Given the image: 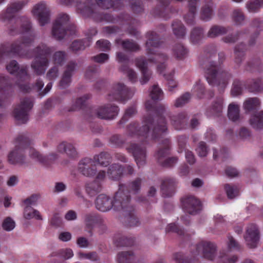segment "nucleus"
Returning a JSON list of instances; mask_svg holds the SVG:
<instances>
[{"label": "nucleus", "mask_w": 263, "mask_h": 263, "mask_svg": "<svg viewBox=\"0 0 263 263\" xmlns=\"http://www.w3.org/2000/svg\"><path fill=\"white\" fill-rule=\"evenodd\" d=\"M239 112L240 109L238 105L231 103L229 105L228 116L231 120L233 121H237L240 117Z\"/></svg>", "instance_id": "58836bf2"}, {"label": "nucleus", "mask_w": 263, "mask_h": 263, "mask_svg": "<svg viewBox=\"0 0 263 263\" xmlns=\"http://www.w3.org/2000/svg\"><path fill=\"white\" fill-rule=\"evenodd\" d=\"M73 256V253L72 250L69 248L60 249L51 254V256H58L64 259H69Z\"/></svg>", "instance_id": "a19ab883"}, {"label": "nucleus", "mask_w": 263, "mask_h": 263, "mask_svg": "<svg viewBox=\"0 0 263 263\" xmlns=\"http://www.w3.org/2000/svg\"><path fill=\"white\" fill-rule=\"evenodd\" d=\"M260 104V102L257 98H249L243 103V107L246 112L249 113L256 110Z\"/></svg>", "instance_id": "c756f323"}, {"label": "nucleus", "mask_w": 263, "mask_h": 263, "mask_svg": "<svg viewBox=\"0 0 263 263\" xmlns=\"http://www.w3.org/2000/svg\"><path fill=\"white\" fill-rule=\"evenodd\" d=\"M196 151L199 156L205 157L208 154V147L206 143L203 141L199 142Z\"/></svg>", "instance_id": "052dcab7"}, {"label": "nucleus", "mask_w": 263, "mask_h": 263, "mask_svg": "<svg viewBox=\"0 0 263 263\" xmlns=\"http://www.w3.org/2000/svg\"><path fill=\"white\" fill-rule=\"evenodd\" d=\"M173 259L177 263H192V259L184 258L183 255L180 253H176L173 254Z\"/></svg>", "instance_id": "774afa93"}, {"label": "nucleus", "mask_w": 263, "mask_h": 263, "mask_svg": "<svg viewBox=\"0 0 263 263\" xmlns=\"http://www.w3.org/2000/svg\"><path fill=\"white\" fill-rule=\"evenodd\" d=\"M136 109L135 106L128 107L125 111V113L119 121V124H122L128 120L130 117L136 113Z\"/></svg>", "instance_id": "864d4df0"}, {"label": "nucleus", "mask_w": 263, "mask_h": 263, "mask_svg": "<svg viewBox=\"0 0 263 263\" xmlns=\"http://www.w3.org/2000/svg\"><path fill=\"white\" fill-rule=\"evenodd\" d=\"M96 162L85 158L79 163V170L84 175L89 176L95 173Z\"/></svg>", "instance_id": "412c9836"}, {"label": "nucleus", "mask_w": 263, "mask_h": 263, "mask_svg": "<svg viewBox=\"0 0 263 263\" xmlns=\"http://www.w3.org/2000/svg\"><path fill=\"white\" fill-rule=\"evenodd\" d=\"M212 5V2L208 0L202 8L200 12V18L202 20L207 21L211 17L213 13Z\"/></svg>", "instance_id": "f704fd0d"}, {"label": "nucleus", "mask_w": 263, "mask_h": 263, "mask_svg": "<svg viewBox=\"0 0 263 263\" xmlns=\"http://www.w3.org/2000/svg\"><path fill=\"white\" fill-rule=\"evenodd\" d=\"M204 75L210 85L217 83L218 86L226 87L231 74L227 71L221 70L220 66H217L214 62L208 63L204 68Z\"/></svg>", "instance_id": "423d86ee"}, {"label": "nucleus", "mask_w": 263, "mask_h": 263, "mask_svg": "<svg viewBox=\"0 0 263 263\" xmlns=\"http://www.w3.org/2000/svg\"><path fill=\"white\" fill-rule=\"evenodd\" d=\"M245 239L250 248L256 247L259 239V232L255 224H250L247 229Z\"/></svg>", "instance_id": "f3484780"}, {"label": "nucleus", "mask_w": 263, "mask_h": 263, "mask_svg": "<svg viewBox=\"0 0 263 263\" xmlns=\"http://www.w3.org/2000/svg\"><path fill=\"white\" fill-rule=\"evenodd\" d=\"M96 46L102 51L110 50V44L109 42L105 40H100L96 43Z\"/></svg>", "instance_id": "69168bd1"}, {"label": "nucleus", "mask_w": 263, "mask_h": 263, "mask_svg": "<svg viewBox=\"0 0 263 263\" xmlns=\"http://www.w3.org/2000/svg\"><path fill=\"white\" fill-rule=\"evenodd\" d=\"M110 142L118 147H121L124 144L125 141L119 135H114L109 139Z\"/></svg>", "instance_id": "4d7b16f0"}, {"label": "nucleus", "mask_w": 263, "mask_h": 263, "mask_svg": "<svg viewBox=\"0 0 263 263\" xmlns=\"http://www.w3.org/2000/svg\"><path fill=\"white\" fill-rule=\"evenodd\" d=\"M191 98V95L189 92H186L182 95L179 98L176 99L175 106L176 107H180L188 102Z\"/></svg>", "instance_id": "6e6d98bb"}, {"label": "nucleus", "mask_w": 263, "mask_h": 263, "mask_svg": "<svg viewBox=\"0 0 263 263\" xmlns=\"http://www.w3.org/2000/svg\"><path fill=\"white\" fill-rule=\"evenodd\" d=\"M246 7L250 12H258L263 7V0L249 1L247 2Z\"/></svg>", "instance_id": "37998d69"}, {"label": "nucleus", "mask_w": 263, "mask_h": 263, "mask_svg": "<svg viewBox=\"0 0 263 263\" xmlns=\"http://www.w3.org/2000/svg\"><path fill=\"white\" fill-rule=\"evenodd\" d=\"M147 111H154L157 116V123L154 124V119L148 115L143 118L144 125L137 129L136 122L130 123L127 127V133L130 136H137L141 140L142 144H146L150 141H155L167 129L165 119L162 115L165 111V106L162 104L153 103L147 101L145 103Z\"/></svg>", "instance_id": "f03ea898"}, {"label": "nucleus", "mask_w": 263, "mask_h": 263, "mask_svg": "<svg viewBox=\"0 0 263 263\" xmlns=\"http://www.w3.org/2000/svg\"><path fill=\"white\" fill-rule=\"evenodd\" d=\"M173 53L177 59L182 60L186 57L187 51L182 44H177L174 47Z\"/></svg>", "instance_id": "a18cd8bd"}, {"label": "nucleus", "mask_w": 263, "mask_h": 263, "mask_svg": "<svg viewBox=\"0 0 263 263\" xmlns=\"http://www.w3.org/2000/svg\"><path fill=\"white\" fill-rule=\"evenodd\" d=\"M17 22L22 23L20 32H25L26 35L23 36L22 41L19 43L14 42L11 45L8 43L2 44L0 48V57L5 54L13 53L26 59L34 57L31 67L37 76L42 75L45 72L48 66V58L54 49L42 44L39 45L34 51L26 50V47L34 40V35L31 32L30 22L28 18L26 16H22L17 20ZM18 32L20 31L15 28L10 27L9 29L8 33L10 35H13Z\"/></svg>", "instance_id": "f257e3e1"}, {"label": "nucleus", "mask_w": 263, "mask_h": 263, "mask_svg": "<svg viewBox=\"0 0 263 263\" xmlns=\"http://www.w3.org/2000/svg\"><path fill=\"white\" fill-rule=\"evenodd\" d=\"M27 1H22L10 4L6 11L2 12L1 18L4 21L11 20L17 12L21 10L27 4Z\"/></svg>", "instance_id": "a211bd4d"}, {"label": "nucleus", "mask_w": 263, "mask_h": 263, "mask_svg": "<svg viewBox=\"0 0 263 263\" xmlns=\"http://www.w3.org/2000/svg\"><path fill=\"white\" fill-rule=\"evenodd\" d=\"M223 100L221 98L217 99L211 107V112L216 115L219 116L222 111Z\"/></svg>", "instance_id": "09e8293b"}, {"label": "nucleus", "mask_w": 263, "mask_h": 263, "mask_svg": "<svg viewBox=\"0 0 263 263\" xmlns=\"http://www.w3.org/2000/svg\"><path fill=\"white\" fill-rule=\"evenodd\" d=\"M32 13L36 17L41 26L47 23L49 20L50 12L45 4L40 3L33 7Z\"/></svg>", "instance_id": "dca6fc26"}, {"label": "nucleus", "mask_w": 263, "mask_h": 263, "mask_svg": "<svg viewBox=\"0 0 263 263\" xmlns=\"http://www.w3.org/2000/svg\"><path fill=\"white\" fill-rule=\"evenodd\" d=\"M11 88V85L9 83V80L2 75H0V106L7 102L6 94Z\"/></svg>", "instance_id": "b1692460"}, {"label": "nucleus", "mask_w": 263, "mask_h": 263, "mask_svg": "<svg viewBox=\"0 0 263 263\" xmlns=\"http://www.w3.org/2000/svg\"><path fill=\"white\" fill-rule=\"evenodd\" d=\"M6 69L11 74L17 73V85L22 92H28L30 91L31 88L28 84L30 76L28 73L27 66H23L20 68L17 62L12 60L7 65Z\"/></svg>", "instance_id": "6e6552de"}, {"label": "nucleus", "mask_w": 263, "mask_h": 263, "mask_svg": "<svg viewBox=\"0 0 263 263\" xmlns=\"http://www.w3.org/2000/svg\"><path fill=\"white\" fill-rule=\"evenodd\" d=\"M233 20L236 24L241 23L245 20V16L240 10H235L233 13Z\"/></svg>", "instance_id": "0e129e2a"}, {"label": "nucleus", "mask_w": 263, "mask_h": 263, "mask_svg": "<svg viewBox=\"0 0 263 263\" xmlns=\"http://www.w3.org/2000/svg\"><path fill=\"white\" fill-rule=\"evenodd\" d=\"M171 124L176 129H180L187 121V115L185 112H181L177 116H168Z\"/></svg>", "instance_id": "393cba45"}, {"label": "nucleus", "mask_w": 263, "mask_h": 263, "mask_svg": "<svg viewBox=\"0 0 263 263\" xmlns=\"http://www.w3.org/2000/svg\"><path fill=\"white\" fill-rule=\"evenodd\" d=\"M181 204L184 211L189 214H197L202 210L201 201L193 195H187L182 197Z\"/></svg>", "instance_id": "f8f14e48"}, {"label": "nucleus", "mask_w": 263, "mask_h": 263, "mask_svg": "<svg viewBox=\"0 0 263 263\" xmlns=\"http://www.w3.org/2000/svg\"><path fill=\"white\" fill-rule=\"evenodd\" d=\"M69 17L66 14H61L53 23L52 34L57 40H60L66 34L75 33L76 26L69 23Z\"/></svg>", "instance_id": "0eeeda50"}, {"label": "nucleus", "mask_w": 263, "mask_h": 263, "mask_svg": "<svg viewBox=\"0 0 263 263\" xmlns=\"http://www.w3.org/2000/svg\"><path fill=\"white\" fill-rule=\"evenodd\" d=\"M223 187L229 199H234L239 195V188L237 185L227 183Z\"/></svg>", "instance_id": "72a5a7b5"}, {"label": "nucleus", "mask_w": 263, "mask_h": 263, "mask_svg": "<svg viewBox=\"0 0 263 263\" xmlns=\"http://www.w3.org/2000/svg\"><path fill=\"white\" fill-rule=\"evenodd\" d=\"M121 44L123 49L125 51L137 52L140 50V46L132 40L121 41Z\"/></svg>", "instance_id": "e433bc0d"}, {"label": "nucleus", "mask_w": 263, "mask_h": 263, "mask_svg": "<svg viewBox=\"0 0 263 263\" xmlns=\"http://www.w3.org/2000/svg\"><path fill=\"white\" fill-rule=\"evenodd\" d=\"M58 149L60 152H65L69 157L75 158L77 156V153L73 145L70 143L62 142L58 146Z\"/></svg>", "instance_id": "473e14b6"}, {"label": "nucleus", "mask_w": 263, "mask_h": 263, "mask_svg": "<svg viewBox=\"0 0 263 263\" xmlns=\"http://www.w3.org/2000/svg\"><path fill=\"white\" fill-rule=\"evenodd\" d=\"M2 227L5 230L9 231L14 228L15 222L10 217H8L4 219Z\"/></svg>", "instance_id": "e2e57ef3"}, {"label": "nucleus", "mask_w": 263, "mask_h": 263, "mask_svg": "<svg viewBox=\"0 0 263 263\" xmlns=\"http://www.w3.org/2000/svg\"><path fill=\"white\" fill-rule=\"evenodd\" d=\"M128 152L132 153L139 167L143 165L146 161V150L145 147L137 144H131L127 148Z\"/></svg>", "instance_id": "2eb2a0df"}, {"label": "nucleus", "mask_w": 263, "mask_h": 263, "mask_svg": "<svg viewBox=\"0 0 263 263\" xmlns=\"http://www.w3.org/2000/svg\"><path fill=\"white\" fill-rule=\"evenodd\" d=\"M101 184L96 180L88 183L86 186V190L90 196L97 194L101 191Z\"/></svg>", "instance_id": "c03bdc74"}, {"label": "nucleus", "mask_w": 263, "mask_h": 263, "mask_svg": "<svg viewBox=\"0 0 263 263\" xmlns=\"http://www.w3.org/2000/svg\"><path fill=\"white\" fill-rule=\"evenodd\" d=\"M146 53L148 55H154L155 58L153 59H146L142 57L135 59V65L140 69L142 74L140 82L142 85L149 80L152 74V71L147 67L148 62L158 63L157 70L160 73H162L166 67L165 62L168 59L166 55L157 53V49L163 43L160 41L159 35L154 31H149L146 33Z\"/></svg>", "instance_id": "7ed1b4c3"}, {"label": "nucleus", "mask_w": 263, "mask_h": 263, "mask_svg": "<svg viewBox=\"0 0 263 263\" xmlns=\"http://www.w3.org/2000/svg\"><path fill=\"white\" fill-rule=\"evenodd\" d=\"M160 2V4L161 5V8L159 10H157L158 8H156L154 10V13L156 15L158 16H162L164 18H166L165 16L163 15L164 12L166 9V7L170 4V0H159Z\"/></svg>", "instance_id": "5fc2aeb1"}, {"label": "nucleus", "mask_w": 263, "mask_h": 263, "mask_svg": "<svg viewBox=\"0 0 263 263\" xmlns=\"http://www.w3.org/2000/svg\"><path fill=\"white\" fill-rule=\"evenodd\" d=\"M117 261L118 263H139L132 251L119 252L117 255Z\"/></svg>", "instance_id": "bb28decb"}, {"label": "nucleus", "mask_w": 263, "mask_h": 263, "mask_svg": "<svg viewBox=\"0 0 263 263\" xmlns=\"http://www.w3.org/2000/svg\"><path fill=\"white\" fill-rule=\"evenodd\" d=\"M142 179L140 178H137L135 180L132 181L130 182L128 184V189H129V191H127V187L125 186V185L123 184V185H124V192L125 193L128 194L129 196V192H132L134 193H137L139 192V191L140 189L141 184H142ZM122 185V184H121L119 185V187ZM129 201L130 200V196H129ZM130 206H131L129 204Z\"/></svg>", "instance_id": "7c9ffc66"}, {"label": "nucleus", "mask_w": 263, "mask_h": 263, "mask_svg": "<svg viewBox=\"0 0 263 263\" xmlns=\"http://www.w3.org/2000/svg\"><path fill=\"white\" fill-rule=\"evenodd\" d=\"M173 31L174 34L179 38H183L185 35V28L181 21L177 20L172 24Z\"/></svg>", "instance_id": "4c0bfd02"}, {"label": "nucleus", "mask_w": 263, "mask_h": 263, "mask_svg": "<svg viewBox=\"0 0 263 263\" xmlns=\"http://www.w3.org/2000/svg\"><path fill=\"white\" fill-rule=\"evenodd\" d=\"M96 2L97 5L90 3L89 0H87L84 3L77 2V12L83 16L91 17L97 22L115 23L119 20L123 21L126 19V16L114 17L110 14L101 13L97 10L98 6L103 9H119L122 6L123 0H114L113 2L111 0H96Z\"/></svg>", "instance_id": "39448f33"}, {"label": "nucleus", "mask_w": 263, "mask_h": 263, "mask_svg": "<svg viewBox=\"0 0 263 263\" xmlns=\"http://www.w3.org/2000/svg\"><path fill=\"white\" fill-rule=\"evenodd\" d=\"M166 232L167 233L175 232L180 236L183 235L184 234V231L175 223H170L168 224L166 228Z\"/></svg>", "instance_id": "13d9d810"}, {"label": "nucleus", "mask_w": 263, "mask_h": 263, "mask_svg": "<svg viewBox=\"0 0 263 263\" xmlns=\"http://www.w3.org/2000/svg\"><path fill=\"white\" fill-rule=\"evenodd\" d=\"M163 147L160 148L156 153L155 157L158 162L162 167H171L173 166L178 161V158L172 157L162 160L169 154V150L171 145L170 140L166 139L163 141Z\"/></svg>", "instance_id": "9d476101"}, {"label": "nucleus", "mask_w": 263, "mask_h": 263, "mask_svg": "<svg viewBox=\"0 0 263 263\" xmlns=\"http://www.w3.org/2000/svg\"><path fill=\"white\" fill-rule=\"evenodd\" d=\"M203 36V29L201 28L196 27L193 29L191 33V41L193 43H197Z\"/></svg>", "instance_id": "8fccbe9b"}, {"label": "nucleus", "mask_w": 263, "mask_h": 263, "mask_svg": "<svg viewBox=\"0 0 263 263\" xmlns=\"http://www.w3.org/2000/svg\"><path fill=\"white\" fill-rule=\"evenodd\" d=\"M244 87L249 92L257 93L263 91V82L260 78L248 79L245 83Z\"/></svg>", "instance_id": "4be33fe9"}, {"label": "nucleus", "mask_w": 263, "mask_h": 263, "mask_svg": "<svg viewBox=\"0 0 263 263\" xmlns=\"http://www.w3.org/2000/svg\"><path fill=\"white\" fill-rule=\"evenodd\" d=\"M150 97L154 101L161 100L163 97V93L162 90L157 85H154L152 89L150 92Z\"/></svg>", "instance_id": "3c124183"}, {"label": "nucleus", "mask_w": 263, "mask_h": 263, "mask_svg": "<svg viewBox=\"0 0 263 263\" xmlns=\"http://www.w3.org/2000/svg\"><path fill=\"white\" fill-rule=\"evenodd\" d=\"M94 159L100 165L106 166L109 164L111 160V157L108 153L102 152L99 155L95 156Z\"/></svg>", "instance_id": "79ce46f5"}, {"label": "nucleus", "mask_w": 263, "mask_h": 263, "mask_svg": "<svg viewBox=\"0 0 263 263\" xmlns=\"http://www.w3.org/2000/svg\"><path fill=\"white\" fill-rule=\"evenodd\" d=\"M199 0H189V14L184 16V20L188 25H193L194 23V15L197 10V3Z\"/></svg>", "instance_id": "a878e982"}, {"label": "nucleus", "mask_w": 263, "mask_h": 263, "mask_svg": "<svg viewBox=\"0 0 263 263\" xmlns=\"http://www.w3.org/2000/svg\"><path fill=\"white\" fill-rule=\"evenodd\" d=\"M90 95H87L83 97L78 98L72 108L68 110L69 111H75L81 109H84L87 104V100L90 98Z\"/></svg>", "instance_id": "ea45409f"}, {"label": "nucleus", "mask_w": 263, "mask_h": 263, "mask_svg": "<svg viewBox=\"0 0 263 263\" xmlns=\"http://www.w3.org/2000/svg\"><path fill=\"white\" fill-rule=\"evenodd\" d=\"M129 91L126 87L122 83H117L113 86L108 95L109 101H117L123 103L128 99Z\"/></svg>", "instance_id": "ddd939ff"}, {"label": "nucleus", "mask_w": 263, "mask_h": 263, "mask_svg": "<svg viewBox=\"0 0 263 263\" xmlns=\"http://www.w3.org/2000/svg\"><path fill=\"white\" fill-rule=\"evenodd\" d=\"M131 8L136 14H140L143 11V8L140 1L131 2Z\"/></svg>", "instance_id": "338daca9"}, {"label": "nucleus", "mask_w": 263, "mask_h": 263, "mask_svg": "<svg viewBox=\"0 0 263 263\" xmlns=\"http://www.w3.org/2000/svg\"><path fill=\"white\" fill-rule=\"evenodd\" d=\"M65 53L63 51L56 52L53 57L54 64L62 65L65 59Z\"/></svg>", "instance_id": "bf43d9fd"}, {"label": "nucleus", "mask_w": 263, "mask_h": 263, "mask_svg": "<svg viewBox=\"0 0 263 263\" xmlns=\"http://www.w3.org/2000/svg\"><path fill=\"white\" fill-rule=\"evenodd\" d=\"M29 155L31 158L36 159L37 161L43 163L44 165L48 166L49 163L48 162V158L46 157L42 156L38 152L36 151L33 148L29 147Z\"/></svg>", "instance_id": "49530a36"}, {"label": "nucleus", "mask_w": 263, "mask_h": 263, "mask_svg": "<svg viewBox=\"0 0 263 263\" xmlns=\"http://www.w3.org/2000/svg\"><path fill=\"white\" fill-rule=\"evenodd\" d=\"M33 105L31 98H24L13 111L15 119L22 123H25L28 119L27 112L32 108Z\"/></svg>", "instance_id": "9b49d317"}, {"label": "nucleus", "mask_w": 263, "mask_h": 263, "mask_svg": "<svg viewBox=\"0 0 263 263\" xmlns=\"http://www.w3.org/2000/svg\"><path fill=\"white\" fill-rule=\"evenodd\" d=\"M14 149L8 156V162L13 164H23L25 162L24 150L29 147L30 141L28 138L23 135H20L15 139Z\"/></svg>", "instance_id": "1a4fd4ad"}, {"label": "nucleus", "mask_w": 263, "mask_h": 263, "mask_svg": "<svg viewBox=\"0 0 263 263\" xmlns=\"http://www.w3.org/2000/svg\"><path fill=\"white\" fill-rule=\"evenodd\" d=\"M108 176L112 180H118L123 176L122 166L119 164H113L110 165L107 172Z\"/></svg>", "instance_id": "c85d7f7f"}, {"label": "nucleus", "mask_w": 263, "mask_h": 263, "mask_svg": "<svg viewBox=\"0 0 263 263\" xmlns=\"http://www.w3.org/2000/svg\"><path fill=\"white\" fill-rule=\"evenodd\" d=\"M124 185H121L115 193L112 201L107 196L101 194L96 200V206L97 209L102 212H106L112 207L115 210H123L128 212L125 221L127 227H136L139 225V221L134 215L135 209L129 205V196L124 192Z\"/></svg>", "instance_id": "20e7f679"}, {"label": "nucleus", "mask_w": 263, "mask_h": 263, "mask_svg": "<svg viewBox=\"0 0 263 263\" xmlns=\"http://www.w3.org/2000/svg\"><path fill=\"white\" fill-rule=\"evenodd\" d=\"M91 42L90 37H88L83 40L74 41L72 43L70 48L73 51L76 52L80 50H84L90 45Z\"/></svg>", "instance_id": "c9c22d12"}, {"label": "nucleus", "mask_w": 263, "mask_h": 263, "mask_svg": "<svg viewBox=\"0 0 263 263\" xmlns=\"http://www.w3.org/2000/svg\"><path fill=\"white\" fill-rule=\"evenodd\" d=\"M250 124L255 129L263 127V110L255 112L250 118Z\"/></svg>", "instance_id": "cd10ccee"}, {"label": "nucleus", "mask_w": 263, "mask_h": 263, "mask_svg": "<svg viewBox=\"0 0 263 263\" xmlns=\"http://www.w3.org/2000/svg\"><path fill=\"white\" fill-rule=\"evenodd\" d=\"M76 66V64L72 61L67 64L66 70L59 83L60 86L65 87L70 84L72 72L74 70Z\"/></svg>", "instance_id": "5701e85b"}, {"label": "nucleus", "mask_w": 263, "mask_h": 263, "mask_svg": "<svg viewBox=\"0 0 263 263\" xmlns=\"http://www.w3.org/2000/svg\"><path fill=\"white\" fill-rule=\"evenodd\" d=\"M119 109L117 106L108 105L101 106L97 111L96 115L102 119H112L117 116Z\"/></svg>", "instance_id": "6ab92c4d"}, {"label": "nucleus", "mask_w": 263, "mask_h": 263, "mask_svg": "<svg viewBox=\"0 0 263 263\" xmlns=\"http://www.w3.org/2000/svg\"><path fill=\"white\" fill-rule=\"evenodd\" d=\"M176 182L175 180L171 177L164 178L161 182V191L164 197H171L174 193Z\"/></svg>", "instance_id": "aec40b11"}, {"label": "nucleus", "mask_w": 263, "mask_h": 263, "mask_svg": "<svg viewBox=\"0 0 263 263\" xmlns=\"http://www.w3.org/2000/svg\"><path fill=\"white\" fill-rule=\"evenodd\" d=\"M196 252L201 253L204 258L212 260L216 254V247L210 241L202 240L197 245Z\"/></svg>", "instance_id": "4468645a"}, {"label": "nucleus", "mask_w": 263, "mask_h": 263, "mask_svg": "<svg viewBox=\"0 0 263 263\" xmlns=\"http://www.w3.org/2000/svg\"><path fill=\"white\" fill-rule=\"evenodd\" d=\"M227 30L226 28L218 26H213L209 30L208 32V36L210 37H215L218 35H221L226 33Z\"/></svg>", "instance_id": "de8ad7c7"}, {"label": "nucleus", "mask_w": 263, "mask_h": 263, "mask_svg": "<svg viewBox=\"0 0 263 263\" xmlns=\"http://www.w3.org/2000/svg\"><path fill=\"white\" fill-rule=\"evenodd\" d=\"M242 84L238 79H235L233 84V88L232 89V93L233 96H237L240 95L242 92Z\"/></svg>", "instance_id": "680f3d73"}, {"label": "nucleus", "mask_w": 263, "mask_h": 263, "mask_svg": "<svg viewBox=\"0 0 263 263\" xmlns=\"http://www.w3.org/2000/svg\"><path fill=\"white\" fill-rule=\"evenodd\" d=\"M134 241L133 238L121 236L120 234L116 235L114 237V243L117 247L132 246Z\"/></svg>", "instance_id": "2f4dec72"}, {"label": "nucleus", "mask_w": 263, "mask_h": 263, "mask_svg": "<svg viewBox=\"0 0 263 263\" xmlns=\"http://www.w3.org/2000/svg\"><path fill=\"white\" fill-rule=\"evenodd\" d=\"M120 70L127 73L129 80L132 82H135L137 81V73L133 69H130L127 65H122L120 67Z\"/></svg>", "instance_id": "603ef678"}]
</instances>
